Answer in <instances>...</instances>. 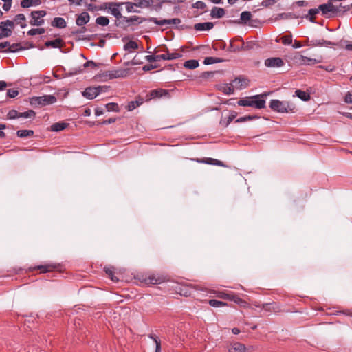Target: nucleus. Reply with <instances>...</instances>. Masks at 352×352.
Wrapping results in <instances>:
<instances>
[{
	"mask_svg": "<svg viewBox=\"0 0 352 352\" xmlns=\"http://www.w3.org/2000/svg\"><path fill=\"white\" fill-rule=\"evenodd\" d=\"M255 45L254 41L244 42L241 37L237 36L230 41L228 50L230 52L248 51L253 49Z\"/></svg>",
	"mask_w": 352,
	"mask_h": 352,
	"instance_id": "f257e3e1",
	"label": "nucleus"
},
{
	"mask_svg": "<svg viewBox=\"0 0 352 352\" xmlns=\"http://www.w3.org/2000/svg\"><path fill=\"white\" fill-rule=\"evenodd\" d=\"M270 107L272 111L282 113H292L294 109V106L289 102L275 99L270 101Z\"/></svg>",
	"mask_w": 352,
	"mask_h": 352,
	"instance_id": "f03ea898",
	"label": "nucleus"
},
{
	"mask_svg": "<svg viewBox=\"0 0 352 352\" xmlns=\"http://www.w3.org/2000/svg\"><path fill=\"white\" fill-rule=\"evenodd\" d=\"M182 56V54L180 52H172L170 53L168 48H166V53L160 55H147L145 56V59L149 62L160 61L161 60H175L179 58Z\"/></svg>",
	"mask_w": 352,
	"mask_h": 352,
	"instance_id": "7ed1b4c3",
	"label": "nucleus"
},
{
	"mask_svg": "<svg viewBox=\"0 0 352 352\" xmlns=\"http://www.w3.org/2000/svg\"><path fill=\"white\" fill-rule=\"evenodd\" d=\"M14 29V21L6 20L0 23V39L9 37L12 33Z\"/></svg>",
	"mask_w": 352,
	"mask_h": 352,
	"instance_id": "20e7f679",
	"label": "nucleus"
},
{
	"mask_svg": "<svg viewBox=\"0 0 352 352\" xmlns=\"http://www.w3.org/2000/svg\"><path fill=\"white\" fill-rule=\"evenodd\" d=\"M107 87L103 86L89 87L82 93V96L89 100L96 98L101 92L105 91Z\"/></svg>",
	"mask_w": 352,
	"mask_h": 352,
	"instance_id": "39448f33",
	"label": "nucleus"
},
{
	"mask_svg": "<svg viewBox=\"0 0 352 352\" xmlns=\"http://www.w3.org/2000/svg\"><path fill=\"white\" fill-rule=\"evenodd\" d=\"M130 69H116L107 71L104 74V76L109 79L125 78L130 74Z\"/></svg>",
	"mask_w": 352,
	"mask_h": 352,
	"instance_id": "423d86ee",
	"label": "nucleus"
},
{
	"mask_svg": "<svg viewBox=\"0 0 352 352\" xmlns=\"http://www.w3.org/2000/svg\"><path fill=\"white\" fill-rule=\"evenodd\" d=\"M47 12L45 10L32 11L31 12L32 20L30 21L31 25L39 26L44 23L43 17L46 15Z\"/></svg>",
	"mask_w": 352,
	"mask_h": 352,
	"instance_id": "0eeeda50",
	"label": "nucleus"
},
{
	"mask_svg": "<svg viewBox=\"0 0 352 352\" xmlns=\"http://www.w3.org/2000/svg\"><path fill=\"white\" fill-rule=\"evenodd\" d=\"M56 98L52 95H45L32 98V103L45 106L47 104H54L56 102Z\"/></svg>",
	"mask_w": 352,
	"mask_h": 352,
	"instance_id": "6e6552de",
	"label": "nucleus"
},
{
	"mask_svg": "<svg viewBox=\"0 0 352 352\" xmlns=\"http://www.w3.org/2000/svg\"><path fill=\"white\" fill-rule=\"evenodd\" d=\"M142 281L147 285L160 284L165 281V277L155 274H149L142 276Z\"/></svg>",
	"mask_w": 352,
	"mask_h": 352,
	"instance_id": "1a4fd4ad",
	"label": "nucleus"
},
{
	"mask_svg": "<svg viewBox=\"0 0 352 352\" xmlns=\"http://www.w3.org/2000/svg\"><path fill=\"white\" fill-rule=\"evenodd\" d=\"M267 95V94H263L252 96L251 107H255L258 109H264L265 107V100L263 98Z\"/></svg>",
	"mask_w": 352,
	"mask_h": 352,
	"instance_id": "9d476101",
	"label": "nucleus"
},
{
	"mask_svg": "<svg viewBox=\"0 0 352 352\" xmlns=\"http://www.w3.org/2000/svg\"><path fill=\"white\" fill-rule=\"evenodd\" d=\"M333 1L329 0L327 3L319 6V10L321 11L322 15H326L329 12H338L340 10L338 7L333 6Z\"/></svg>",
	"mask_w": 352,
	"mask_h": 352,
	"instance_id": "9b49d317",
	"label": "nucleus"
},
{
	"mask_svg": "<svg viewBox=\"0 0 352 352\" xmlns=\"http://www.w3.org/2000/svg\"><path fill=\"white\" fill-rule=\"evenodd\" d=\"M226 348L228 352H246L245 344L239 342H230L227 343Z\"/></svg>",
	"mask_w": 352,
	"mask_h": 352,
	"instance_id": "f8f14e48",
	"label": "nucleus"
},
{
	"mask_svg": "<svg viewBox=\"0 0 352 352\" xmlns=\"http://www.w3.org/2000/svg\"><path fill=\"white\" fill-rule=\"evenodd\" d=\"M148 21L153 22L155 24L159 25H178L181 23V20L178 18L171 19H162L158 20L155 17H150L148 19Z\"/></svg>",
	"mask_w": 352,
	"mask_h": 352,
	"instance_id": "ddd939ff",
	"label": "nucleus"
},
{
	"mask_svg": "<svg viewBox=\"0 0 352 352\" xmlns=\"http://www.w3.org/2000/svg\"><path fill=\"white\" fill-rule=\"evenodd\" d=\"M295 59L297 63L301 65H314L321 62L320 59L308 58L301 54H297Z\"/></svg>",
	"mask_w": 352,
	"mask_h": 352,
	"instance_id": "4468645a",
	"label": "nucleus"
},
{
	"mask_svg": "<svg viewBox=\"0 0 352 352\" xmlns=\"http://www.w3.org/2000/svg\"><path fill=\"white\" fill-rule=\"evenodd\" d=\"M265 65L267 67H280L284 65V61L279 57L269 58L265 60Z\"/></svg>",
	"mask_w": 352,
	"mask_h": 352,
	"instance_id": "2eb2a0df",
	"label": "nucleus"
},
{
	"mask_svg": "<svg viewBox=\"0 0 352 352\" xmlns=\"http://www.w3.org/2000/svg\"><path fill=\"white\" fill-rule=\"evenodd\" d=\"M197 162L199 163H203V164H210V165H215V166H223V167L226 166L222 161H220V160H216L214 158H211V157H204L202 159H197Z\"/></svg>",
	"mask_w": 352,
	"mask_h": 352,
	"instance_id": "dca6fc26",
	"label": "nucleus"
},
{
	"mask_svg": "<svg viewBox=\"0 0 352 352\" xmlns=\"http://www.w3.org/2000/svg\"><path fill=\"white\" fill-rule=\"evenodd\" d=\"M113 3L116 4V6H111L109 12H110L112 15H113L116 19H122L123 16L120 12V8L123 6V3L121 2H113Z\"/></svg>",
	"mask_w": 352,
	"mask_h": 352,
	"instance_id": "f3484780",
	"label": "nucleus"
},
{
	"mask_svg": "<svg viewBox=\"0 0 352 352\" xmlns=\"http://www.w3.org/2000/svg\"><path fill=\"white\" fill-rule=\"evenodd\" d=\"M249 80L244 78H236L233 80L234 86L237 89H243L248 86Z\"/></svg>",
	"mask_w": 352,
	"mask_h": 352,
	"instance_id": "a211bd4d",
	"label": "nucleus"
},
{
	"mask_svg": "<svg viewBox=\"0 0 352 352\" xmlns=\"http://www.w3.org/2000/svg\"><path fill=\"white\" fill-rule=\"evenodd\" d=\"M169 95H170L169 91L166 89H163L152 90L150 92L151 98H160L163 96L168 97Z\"/></svg>",
	"mask_w": 352,
	"mask_h": 352,
	"instance_id": "6ab92c4d",
	"label": "nucleus"
},
{
	"mask_svg": "<svg viewBox=\"0 0 352 352\" xmlns=\"http://www.w3.org/2000/svg\"><path fill=\"white\" fill-rule=\"evenodd\" d=\"M89 19L90 16L88 12H82L78 16L76 23L78 26H83L89 22Z\"/></svg>",
	"mask_w": 352,
	"mask_h": 352,
	"instance_id": "aec40b11",
	"label": "nucleus"
},
{
	"mask_svg": "<svg viewBox=\"0 0 352 352\" xmlns=\"http://www.w3.org/2000/svg\"><path fill=\"white\" fill-rule=\"evenodd\" d=\"M122 20L126 22L129 25L135 22L141 23L143 21H148V19L141 18L138 16H132L131 17L123 16Z\"/></svg>",
	"mask_w": 352,
	"mask_h": 352,
	"instance_id": "412c9836",
	"label": "nucleus"
},
{
	"mask_svg": "<svg viewBox=\"0 0 352 352\" xmlns=\"http://www.w3.org/2000/svg\"><path fill=\"white\" fill-rule=\"evenodd\" d=\"M226 14L225 10L222 8L214 7L210 12L212 18L220 19L222 18Z\"/></svg>",
	"mask_w": 352,
	"mask_h": 352,
	"instance_id": "4be33fe9",
	"label": "nucleus"
},
{
	"mask_svg": "<svg viewBox=\"0 0 352 352\" xmlns=\"http://www.w3.org/2000/svg\"><path fill=\"white\" fill-rule=\"evenodd\" d=\"M214 27L212 22L199 23L195 25V29L197 31L210 30Z\"/></svg>",
	"mask_w": 352,
	"mask_h": 352,
	"instance_id": "5701e85b",
	"label": "nucleus"
},
{
	"mask_svg": "<svg viewBox=\"0 0 352 352\" xmlns=\"http://www.w3.org/2000/svg\"><path fill=\"white\" fill-rule=\"evenodd\" d=\"M69 126V124L64 122H56L51 125L50 130L52 131L59 132L63 131Z\"/></svg>",
	"mask_w": 352,
	"mask_h": 352,
	"instance_id": "b1692460",
	"label": "nucleus"
},
{
	"mask_svg": "<svg viewBox=\"0 0 352 352\" xmlns=\"http://www.w3.org/2000/svg\"><path fill=\"white\" fill-rule=\"evenodd\" d=\"M51 25L53 27L58 28H64L67 25L65 20L62 17H55L51 22Z\"/></svg>",
	"mask_w": 352,
	"mask_h": 352,
	"instance_id": "393cba45",
	"label": "nucleus"
},
{
	"mask_svg": "<svg viewBox=\"0 0 352 352\" xmlns=\"http://www.w3.org/2000/svg\"><path fill=\"white\" fill-rule=\"evenodd\" d=\"M335 45L336 43L331 41H326L324 39L317 40L314 39L310 41V44L309 45L316 47V46H322V45Z\"/></svg>",
	"mask_w": 352,
	"mask_h": 352,
	"instance_id": "a878e982",
	"label": "nucleus"
},
{
	"mask_svg": "<svg viewBox=\"0 0 352 352\" xmlns=\"http://www.w3.org/2000/svg\"><path fill=\"white\" fill-rule=\"evenodd\" d=\"M14 25L19 24L21 28H25L27 26V24L25 23L26 18L25 16L23 14H16L14 19Z\"/></svg>",
	"mask_w": 352,
	"mask_h": 352,
	"instance_id": "bb28decb",
	"label": "nucleus"
},
{
	"mask_svg": "<svg viewBox=\"0 0 352 352\" xmlns=\"http://www.w3.org/2000/svg\"><path fill=\"white\" fill-rule=\"evenodd\" d=\"M56 267V266L55 265L47 264V265H41L36 266L33 268V270H40L41 272L46 273L48 272L53 271Z\"/></svg>",
	"mask_w": 352,
	"mask_h": 352,
	"instance_id": "cd10ccee",
	"label": "nucleus"
},
{
	"mask_svg": "<svg viewBox=\"0 0 352 352\" xmlns=\"http://www.w3.org/2000/svg\"><path fill=\"white\" fill-rule=\"evenodd\" d=\"M63 40L61 38H56L52 41H47L45 45L47 47L60 48L62 45Z\"/></svg>",
	"mask_w": 352,
	"mask_h": 352,
	"instance_id": "c85d7f7f",
	"label": "nucleus"
},
{
	"mask_svg": "<svg viewBox=\"0 0 352 352\" xmlns=\"http://www.w3.org/2000/svg\"><path fill=\"white\" fill-rule=\"evenodd\" d=\"M40 4V0H22L21 1V6L23 8H30L32 6H38Z\"/></svg>",
	"mask_w": 352,
	"mask_h": 352,
	"instance_id": "c756f323",
	"label": "nucleus"
},
{
	"mask_svg": "<svg viewBox=\"0 0 352 352\" xmlns=\"http://www.w3.org/2000/svg\"><path fill=\"white\" fill-rule=\"evenodd\" d=\"M25 47L21 46V43H13L12 45L10 44L9 47L6 50H3L4 52H16L19 50H24Z\"/></svg>",
	"mask_w": 352,
	"mask_h": 352,
	"instance_id": "7c9ffc66",
	"label": "nucleus"
},
{
	"mask_svg": "<svg viewBox=\"0 0 352 352\" xmlns=\"http://www.w3.org/2000/svg\"><path fill=\"white\" fill-rule=\"evenodd\" d=\"M121 3L125 6L126 10L128 12H136V13L140 12V11L135 10V7H136L135 3H133V2H130V1L121 2Z\"/></svg>",
	"mask_w": 352,
	"mask_h": 352,
	"instance_id": "2f4dec72",
	"label": "nucleus"
},
{
	"mask_svg": "<svg viewBox=\"0 0 352 352\" xmlns=\"http://www.w3.org/2000/svg\"><path fill=\"white\" fill-rule=\"evenodd\" d=\"M153 0H138L136 7L138 8H149L153 5Z\"/></svg>",
	"mask_w": 352,
	"mask_h": 352,
	"instance_id": "473e14b6",
	"label": "nucleus"
},
{
	"mask_svg": "<svg viewBox=\"0 0 352 352\" xmlns=\"http://www.w3.org/2000/svg\"><path fill=\"white\" fill-rule=\"evenodd\" d=\"M186 68L193 69L199 66V62L197 60H188L184 64Z\"/></svg>",
	"mask_w": 352,
	"mask_h": 352,
	"instance_id": "72a5a7b5",
	"label": "nucleus"
},
{
	"mask_svg": "<svg viewBox=\"0 0 352 352\" xmlns=\"http://www.w3.org/2000/svg\"><path fill=\"white\" fill-rule=\"evenodd\" d=\"M319 8L310 9L308 12V14L306 16V19L310 21L311 22H314L315 16L319 12Z\"/></svg>",
	"mask_w": 352,
	"mask_h": 352,
	"instance_id": "f704fd0d",
	"label": "nucleus"
},
{
	"mask_svg": "<svg viewBox=\"0 0 352 352\" xmlns=\"http://www.w3.org/2000/svg\"><path fill=\"white\" fill-rule=\"evenodd\" d=\"M296 95L303 101H307L310 98V96L307 92L298 89L296 91Z\"/></svg>",
	"mask_w": 352,
	"mask_h": 352,
	"instance_id": "c9c22d12",
	"label": "nucleus"
},
{
	"mask_svg": "<svg viewBox=\"0 0 352 352\" xmlns=\"http://www.w3.org/2000/svg\"><path fill=\"white\" fill-rule=\"evenodd\" d=\"M234 88L233 83L232 85L226 84L221 87V90L224 94L230 95L234 94Z\"/></svg>",
	"mask_w": 352,
	"mask_h": 352,
	"instance_id": "e433bc0d",
	"label": "nucleus"
},
{
	"mask_svg": "<svg viewBox=\"0 0 352 352\" xmlns=\"http://www.w3.org/2000/svg\"><path fill=\"white\" fill-rule=\"evenodd\" d=\"M16 134L19 138H25L32 136L34 131L32 130H19L17 131Z\"/></svg>",
	"mask_w": 352,
	"mask_h": 352,
	"instance_id": "4c0bfd02",
	"label": "nucleus"
},
{
	"mask_svg": "<svg viewBox=\"0 0 352 352\" xmlns=\"http://www.w3.org/2000/svg\"><path fill=\"white\" fill-rule=\"evenodd\" d=\"M107 111L119 112L120 109L119 105L116 102H110L105 105Z\"/></svg>",
	"mask_w": 352,
	"mask_h": 352,
	"instance_id": "58836bf2",
	"label": "nucleus"
},
{
	"mask_svg": "<svg viewBox=\"0 0 352 352\" xmlns=\"http://www.w3.org/2000/svg\"><path fill=\"white\" fill-rule=\"evenodd\" d=\"M222 61H223V60L219 58L210 56V57L205 58V59L204 60V65H211V64H214V63H221Z\"/></svg>",
	"mask_w": 352,
	"mask_h": 352,
	"instance_id": "ea45409f",
	"label": "nucleus"
},
{
	"mask_svg": "<svg viewBox=\"0 0 352 352\" xmlns=\"http://www.w3.org/2000/svg\"><path fill=\"white\" fill-rule=\"evenodd\" d=\"M96 23L99 25L106 26L109 23V19L107 16H98L96 19Z\"/></svg>",
	"mask_w": 352,
	"mask_h": 352,
	"instance_id": "a19ab883",
	"label": "nucleus"
},
{
	"mask_svg": "<svg viewBox=\"0 0 352 352\" xmlns=\"http://www.w3.org/2000/svg\"><path fill=\"white\" fill-rule=\"evenodd\" d=\"M104 271L108 276L111 279L113 282H118V278L114 276V270L113 267H104Z\"/></svg>",
	"mask_w": 352,
	"mask_h": 352,
	"instance_id": "79ce46f5",
	"label": "nucleus"
},
{
	"mask_svg": "<svg viewBox=\"0 0 352 352\" xmlns=\"http://www.w3.org/2000/svg\"><path fill=\"white\" fill-rule=\"evenodd\" d=\"M208 304L214 307H224L227 306V303L224 302L223 301H219L214 299H211L208 300Z\"/></svg>",
	"mask_w": 352,
	"mask_h": 352,
	"instance_id": "37998d69",
	"label": "nucleus"
},
{
	"mask_svg": "<svg viewBox=\"0 0 352 352\" xmlns=\"http://www.w3.org/2000/svg\"><path fill=\"white\" fill-rule=\"evenodd\" d=\"M252 98H244L240 99L237 104L242 107H251Z\"/></svg>",
	"mask_w": 352,
	"mask_h": 352,
	"instance_id": "c03bdc74",
	"label": "nucleus"
},
{
	"mask_svg": "<svg viewBox=\"0 0 352 352\" xmlns=\"http://www.w3.org/2000/svg\"><path fill=\"white\" fill-rule=\"evenodd\" d=\"M45 32V30L43 28H32L28 32V34L30 36H34L36 34H43Z\"/></svg>",
	"mask_w": 352,
	"mask_h": 352,
	"instance_id": "a18cd8bd",
	"label": "nucleus"
},
{
	"mask_svg": "<svg viewBox=\"0 0 352 352\" xmlns=\"http://www.w3.org/2000/svg\"><path fill=\"white\" fill-rule=\"evenodd\" d=\"M148 337L152 339L155 343V352H161V341L155 335H149Z\"/></svg>",
	"mask_w": 352,
	"mask_h": 352,
	"instance_id": "49530a36",
	"label": "nucleus"
},
{
	"mask_svg": "<svg viewBox=\"0 0 352 352\" xmlns=\"http://www.w3.org/2000/svg\"><path fill=\"white\" fill-rule=\"evenodd\" d=\"M141 104H142V102H140L138 100L135 101H131L129 102L128 105L126 106V109L129 111H131L133 109H135L136 107H139Z\"/></svg>",
	"mask_w": 352,
	"mask_h": 352,
	"instance_id": "de8ad7c7",
	"label": "nucleus"
},
{
	"mask_svg": "<svg viewBox=\"0 0 352 352\" xmlns=\"http://www.w3.org/2000/svg\"><path fill=\"white\" fill-rule=\"evenodd\" d=\"M138 47V43L133 41H130L127 42L124 46V49L125 50H135Z\"/></svg>",
	"mask_w": 352,
	"mask_h": 352,
	"instance_id": "09e8293b",
	"label": "nucleus"
},
{
	"mask_svg": "<svg viewBox=\"0 0 352 352\" xmlns=\"http://www.w3.org/2000/svg\"><path fill=\"white\" fill-rule=\"evenodd\" d=\"M35 112L33 110H28L27 111L20 113L19 118H31L35 117Z\"/></svg>",
	"mask_w": 352,
	"mask_h": 352,
	"instance_id": "8fccbe9b",
	"label": "nucleus"
},
{
	"mask_svg": "<svg viewBox=\"0 0 352 352\" xmlns=\"http://www.w3.org/2000/svg\"><path fill=\"white\" fill-rule=\"evenodd\" d=\"M252 17V14L249 11H244L241 14V20L246 23L248 21L250 20Z\"/></svg>",
	"mask_w": 352,
	"mask_h": 352,
	"instance_id": "3c124183",
	"label": "nucleus"
},
{
	"mask_svg": "<svg viewBox=\"0 0 352 352\" xmlns=\"http://www.w3.org/2000/svg\"><path fill=\"white\" fill-rule=\"evenodd\" d=\"M281 42L285 45H289L292 43V34L285 35L281 38Z\"/></svg>",
	"mask_w": 352,
	"mask_h": 352,
	"instance_id": "603ef678",
	"label": "nucleus"
},
{
	"mask_svg": "<svg viewBox=\"0 0 352 352\" xmlns=\"http://www.w3.org/2000/svg\"><path fill=\"white\" fill-rule=\"evenodd\" d=\"M232 301L244 307L248 305V303L244 300L236 295L234 297H232Z\"/></svg>",
	"mask_w": 352,
	"mask_h": 352,
	"instance_id": "864d4df0",
	"label": "nucleus"
},
{
	"mask_svg": "<svg viewBox=\"0 0 352 352\" xmlns=\"http://www.w3.org/2000/svg\"><path fill=\"white\" fill-rule=\"evenodd\" d=\"M20 112L16 110H11L8 113L7 117L10 120L19 118Z\"/></svg>",
	"mask_w": 352,
	"mask_h": 352,
	"instance_id": "5fc2aeb1",
	"label": "nucleus"
},
{
	"mask_svg": "<svg viewBox=\"0 0 352 352\" xmlns=\"http://www.w3.org/2000/svg\"><path fill=\"white\" fill-rule=\"evenodd\" d=\"M258 118V117L256 116H245L241 117V118H238L236 120V122H246V121L252 120Z\"/></svg>",
	"mask_w": 352,
	"mask_h": 352,
	"instance_id": "6e6d98bb",
	"label": "nucleus"
},
{
	"mask_svg": "<svg viewBox=\"0 0 352 352\" xmlns=\"http://www.w3.org/2000/svg\"><path fill=\"white\" fill-rule=\"evenodd\" d=\"M116 6V4L113 3V2H105L100 6L98 10H108L109 11L111 6Z\"/></svg>",
	"mask_w": 352,
	"mask_h": 352,
	"instance_id": "4d7b16f0",
	"label": "nucleus"
},
{
	"mask_svg": "<svg viewBox=\"0 0 352 352\" xmlns=\"http://www.w3.org/2000/svg\"><path fill=\"white\" fill-rule=\"evenodd\" d=\"M192 8L204 10L206 8V4L201 1H198L192 4Z\"/></svg>",
	"mask_w": 352,
	"mask_h": 352,
	"instance_id": "13d9d810",
	"label": "nucleus"
},
{
	"mask_svg": "<svg viewBox=\"0 0 352 352\" xmlns=\"http://www.w3.org/2000/svg\"><path fill=\"white\" fill-rule=\"evenodd\" d=\"M19 91L16 89H10L7 91L6 96L8 98H13L17 96Z\"/></svg>",
	"mask_w": 352,
	"mask_h": 352,
	"instance_id": "bf43d9fd",
	"label": "nucleus"
},
{
	"mask_svg": "<svg viewBox=\"0 0 352 352\" xmlns=\"http://www.w3.org/2000/svg\"><path fill=\"white\" fill-rule=\"evenodd\" d=\"M212 294L215 295V296H217V298H222V299H224V298H227L228 297L227 296V293H226L224 292L213 290L212 292Z\"/></svg>",
	"mask_w": 352,
	"mask_h": 352,
	"instance_id": "052dcab7",
	"label": "nucleus"
},
{
	"mask_svg": "<svg viewBox=\"0 0 352 352\" xmlns=\"http://www.w3.org/2000/svg\"><path fill=\"white\" fill-rule=\"evenodd\" d=\"M276 307L275 303H265L263 305V308L267 311L274 309Z\"/></svg>",
	"mask_w": 352,
	"mask_h": 352,
	"instance_id": "680f3d73",
	"label": "nucleus"
},
{
	"mask_svg": "<svg viewBox=\"0 0 352 352\" xmlns=\"http://www.w3.org/2000/svg\"><path fill=\"white\" fill-rule=\"evenodd\" d=\"M83 67L85 68L89 67H91V68H95L97 67V65L93 60H88L85 63H84Z\"/></svg>",
	"mask_w": 352,
	"mask_h": 352,
	"instance_id": "e2e57ef3",
	"label": "nucleus"
},
{
	"mask_svg": "<svg viewBox=\"0 0 352 352\" xmlns=\"http://www.w3.org/2000/svg\"><path fill=\"white\" fill-rule=\"evenodd\" d=\"M116 120V118H111L108 120H105L101 122H98V124H110L114 123Z\"/></svg>",
	"mask_w": 352,
	"mask_h": 352,
	"instance_id": "0e129e2a",
	"label": "nucleus"
},
{
	"mask_svg": "<svg viewBox=\"0 0 352 352\" xmlns=\"http://www.w3.org/2000/svg\"><path fill=\"white\" fill-rule=\"evenodd\" d=\"M155 68H157V65H153L149 64V65H145L142 67V69L145 72H147V71H150L151 69H155Z\"/></svg>",
	"mask_w": 352,
	"mask_h": 352,
	"instance_id": "69168bd1",
	"label": "nucleus"
},
{
	"mask_svg": "<svg viewBox=\"0 0 352 352\" xmlns=\"http://www.w3.org/2000/svg\"><path fill=\"white\" fill-rule=\"evenodd\" d=\"M11 6H12V2L4 3V4L3 5V9L5 11L8 12L10 10Z\"/></svg>",
	"mask_w": 352,
	"mask_h": 352,
	"instance_id": "338daca9",
	"label": "nucleus"
},
{
	"mask_svg": "<svg viewBox=\"0 0 352 352\" xmlns=\"http://www.w3.org/2000/svg\"><path fill=\"white\" fill-rule=\"evenodd\" d=\"M345 102L349 104H352V94L348 93L346 95Z\"/></svg>",
	"mask_w": 352,
	"mask_h": 352,
	"instance_id": "774afa93",
	"label": "nucleus"
}]
</instances>
